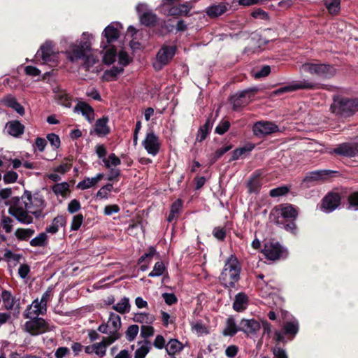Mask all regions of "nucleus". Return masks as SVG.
I'll return each mask as SVG.
<instances>
[{
    "label": "nucleus",
    "instance_id": "1",
    "mask_svg": "<svg viewBox=\"0 0 358 358\" xmlns=\"http://www.w3.org/2000/svg\"><path fill=\"white\" fill-rule=\"evenodd\" d=\"M92 34L84 32L80 40L73 41L71 37H63L60 41V45L66 59L72 62H76L78 60L84 59L83 68L88 71H94L92 67L98 62V59L92 55L88 54L91 50Z\"/></svg>",
    "mask_w": 358,
    "mask_h": 358
},
{
    "label": "nucleus",
    "instance_id": "2",
    "mask_svg": "<svg viewBox=\"0 0 358 358\" xmlns=\"http://www.w3.org/2000/svg\"><path fill=\"white\" fill-rule=\"evenodd\" d=\"M45 294L41 301H34L27 310V317L29 319L25 323V329L33 335L42 334L45 331L44 309Z\"/></svg>",
    "mask_w": 358,
    "mask_h": 358
},
{
    "label": "nucleus",
    "instance_id": "3",
    "mask_svg": "<svg viewBox=\"0 0 358 358\" xmlns=\"http://www.w3.org/2000/svg\"><path fill=\"white\" fill-rule=\"evenodd\" d=\"M32 196L31 193L26 192L22 197L13 198L12 204L9 208V213L14 216L18 221L29 224L31 222L32 218L29 215L33 212V207L31 206Z\"/></svg>",
    "mask_w": 358,
    "mask_h": 358
},
{
    "label": "nucleus",
    "instance_id": "4",
    "mask_svg": "<svg viewBox=\"0 0 358 358\" xmlns=\"http://www.w3.org/2000/svg\"><path fill=\"white\" fill-rule=\"evenodd\" d=\"M46 83H48L50 85V91L49 93H52L51 96L54 101L64 107L70 108L71 106L72 98L58 84L55 76L54 70L52 72L46 71Z\"/></svg>",
    "mask_w": 358,
    "mask_h": 358
},
{
    "label": "nucleus",
    "instance_id": "5",
    "mask_svg": "<svg viewBox=\"0 0 358 358\" xmlns=\"http://www.w3.org/2000/svg\"><path fill=\"white\" fill-rule=\"evenodd\" d=\"M241 268L237 259L231 256L225 263L220 280L226 287L233 286L239 279Z\"/></svg>",
    "mask_w": 358,
    "mask_h": 358
},
{
    "label": "nucleus",
    "instance_id": "6",
    "mask_svg": "<svg viewBox=\"0 0 358 358\" xmlns=\"http://www.w3.org/2000/svg\"><path fill=\"white\" fill-rule=\"evenodd\" d=\"M300 71L320 79L330 78L336 73V69L332 66L312 62L303 64L300 66Z\"/></svg>",
    "mask_w": 358,
    "mask_h": 358
},
{
    "label": "nucleus",
    "instance_id": "7",
    "mask_svg": "<svg viewBox=\"0 0 358 358\" xmlns=\"http://www.w3.org/2000/svg\"><path fill=\"white\" fill-rule=\"evenodd\" d=\"M331 109L334 113L341 117H350L358 111V99L334 100Z\"/></svg>",
    "mask_w": 358,
    "mask_h": 358
},
{
    "label": "nucleus",
    "instance_id": "8",
    "mask_svg": "<svg viewBox=\"0 0 358 358\" xmlns=\"http://www.w3.org/2000/svg\"><path fill=\"white\" fill-rule=\"evenodd\" d=\"M318 151L321 154L342 155L343 157H355L358 155V143H344L338 145L336 148H324L319 145Z\"/></svg>",
    "mask_w": 358,
    "mask_h": 358
},
{
    "label": "nucleus",
    "instance_id": "9",
    "mask_svg": "<svg viewBox=\"0 0 358 358\" xmlns=\"http://www.w3.org/2000/svg\"><path fill=\"white\" fill-rule=\"evenodd\" d=\"M317 88V83L309 80L303 79L293 81L290 84L280 87L273 92L274 95H280L283 93L293 92L299 90H314Z\"/></svg>",
    "mask_w": 358,
    "mask_h": 358
},
{
    "label": "nucleus",
    "instance_id": "10",
    "mask_svg": "<svg viewBox=\"0 0 358 358\" xmlns=\"http://www.w3.org/2000/svg\"><path fill=\"white\" fill-rule=\"evenodd\" d=\"M257 91L256 87H250L232 95L230 102L233 105V109L237 110L238 108L247 105L250 101L254 92Z\"/></svg>",
    "mask_w": 358,
    "mask_h": 358
},
{
    "label": "nucleus",
    "instance_id": "11",
    "mask_svg": "<svg viewBox=\"0 0 358 358\" xmlns=\"http://www.w3.org/2000/svg\"><path fill=\"white\" fill-rule=\"evenodd\" d=\"M176 52V48L173 46H162L156 55V61L153 63V67L156 71H159L164 66L172 59Z\"/></svg>",
    "mask_w": 358,
    "mask_h": 358
},
{
    "label": "nucleus",
    "instance_id": "12",
    "mask_svg": "<svg viewBox=\"0 0 358 358\" xmlns=\"http://www.w3.org/2000/svg\"><path fill=\"white\" fill-rule=\"evenodd\" d=\"M136 10L139 15L140 22L147 27L154 25L157 20V16L150 10L148 4L139 3L136 6Z\"/></svg>",
    "mask_w": 358,
    "mask_h": 358
},
{
    "label": "nucleus",
    "instance_id": "13",
    "mask_svg": "<svg viewBox=\"0 0 358 358\" xmlns=\"http://www.w3.org/2000/svg\"><path fill=\"white\" fill-rule=\"evenodd\" d=\"M121 327L120 317L114 313H110L106 324H101L98 330L103 334H119L118 331Z\"/></svg>",
    "mask_w": 358,
    "mask_h": 358
},
{
    "label": "nucleus",
    "instance_id": "14",
    "mask_svg": "<svg viewBox=\"0 0 358 358\" xmlns=\"http://www.w3.org/2000/svg\"><path fill=\"white\" fill-rule=\"evenodd\" d=\"M279 130L278 126L275 123L268 121H260L256 122L252 131L255 136H263L275 133Z\"/></svg>",
    "mask_w": 358,
    "mask_h": 358
},
{
    "label": "nucleus",
    "instance_id": "15",
    "mask_svg": "<svg viewBox=\"0 0 358 358\" xmlns=\"http://www.w3.org/2000/svg\"><path fill=\"white\" fill-rule=\"evenodd\" d=\"M263 253L265 257L271 260H276L280 258L284 250L278 242L268 241L264 245Z\"/></svg>",
    "mask_w": 358,
    "mask_h": 358
},
{
    "label": "nucleus",
    "instance_id": "16",
    "mask_svg": "<svg viewBox=\"0 0 358 358\" xmlns=\"http://www.w3.org/2000/svg\"><path fill=\"white\" fill-rule=\"evenodd\" d=\"M46 66H57L59 62L60 52L55 48L54 43L46 41Z\"/></svg>",
    "mask_w": 358,
    "mask_h": 358
},
{
    "label": "nucleus",
    "instance_id": "17",
    "mask_svg": "<svg viewBox=\"0 0 358 358\" xmlns=\"http://www.w3.org/2000/svg\"><path fill=\"white\" fill-rule=\"evenodd\" d=\"M122 28V24L119 22H113L108 24L102 32L106 43L109 44L117 40L120 36V29Z\"/></svg>",
    "mask_w": 358,
    "mask_h": 358
},
{
    "label": "nucleus",
    "instance_id": "18",
    "mask_svg": "<svg viewBox=\"0 0 358 358\" xmlns=\"http://www.w3.org/2000/svg\"><path fill=\"white\" fill-rule=\"evenodd\" d=\"M143 145L148 153L153 156L157 154L160 146L159 138L153 132L147 134Z\"/></svg>",
    "mask_w": 358,
    "mask_h": 358
},
{
    "label": "nucleus",
    "instance_id": "19",
    "mask_svg": "<svg viewBox=\"0 0 358 358\" xmlns=\"http://www.w3.org/2000/svg\"><path fill=\"white\" fill-rule=\"evenodd\" d=\"M239 330L247 334H255L260 329V324L255 320L243 319L238 324Z\"/></svg>",
    "mask_w": 358,
    "mask_h": 358
},
{
    "label": "nucleus",
    "instance_id": "20",
    "mask_svg": "<svg viewBox=\"0 0 358 358\" xmlns=\"http://www.w3.org/2000/svg\"><path fill=\"white\" fill-rule=\"evenodd\" d=\"M341 197L337 193L327 195L322 202V207L328 212L335 210L340 204Z\"/></svg>",
    "mask_w": 358,
    "mask_h": 358
},
{
    "label": "nucleus",
    "instance_id": "21",
    "mask_svg": "<svg viewBox=\"0 0 358 358\" xmlns=\"http://www.w3.org/2000/svg\"><path fill=\"white\" fill-rule=\"evenodd\" d=\"M74 112L80 113L85 119L91 122L94 118V112L92 106L83 101H78L74 108Z\"/></svg>",
    "mask_w": 358,
    "mask_h": 358
},
{
    "label": "nucleus",
    "instance_id": "22",
    "mask_svg": "<svg viewBox=\"0 0 358 358\" xmlns=\"http://www.w3.org/2000/svg\"><path fill=\"white\" fill-rule=\"evenodd\" d=\"M280 215L286 220H294L297 216L296 210L291 205L284 204L274 210V213Z\"/></svg>",
    "mask_w": 358,
    "mask_h": 358
},
{
    "label": "nucleus",
    "instance_id": "23",
    "mask_svg": "<svg viewBox=\"0 0 358 358\" xmlns=\"http://www.w3.org/2000/svg\"><path fill=\"white\" fill-rule=\"evenodd\" d=\"M6 129L9 135L19 138L24 131V126L18 120H13L6 123Z\"/></svg>",
    "mask_w": 358,
    "mask_h": 358
},
{
    "label": "nucleus",
    "instance_id": "24",
    "mask_svg": "<svg viewBox=\"0 0 358 358\" xmlns=\"http://www.w3.org/2000/svg\"><path fill=\"white\" fill-rule=\"evenodd\" d=\"M192 9L190 3H185L178 6H173L169 8L167 15L169 16H187Z\"/></svg>",
    "mask_w": 358,
    "mask_h": 358
},
{
    "label": "nucleus",
    "instance_id": "25",
    "mask_svg": "<svg viewBox=\"0 0 358 358\" xmlns=\"http://www.w3.org/2000/svg\"><path fill=\"white\" fill-rule=\"evenodd\" d=\"M227 10V6L222 2L211 5L206 8V14L211 18H215L224 14Z\"/></svg>",
    "mask_w": 358,
    "mask_h": 358
},
{
    "label": "nucleus",
    "instance_id": "26",
    "mask_svg": "<svg viewBox=\"0 0 358 358\" xmlns=\"http://www.w3.org/2000/svg\"><path fill=\"white\" fill-rule=\"evenodd\" d=\"M103 173H99L93 178H86L77 185V188L84 190L95 186L100 180L103 178Z\"/></svg>",
    "mask_w": 358,
    "mask_h": 358
},
{
    "label": "nucleus",
    "instance_id": "27",
    "mask_svg": "<svg viewBox=\"0 0 358 358\" xmlns=\"http://www.w3.org/2000/svg\"><path fill=\"white\" fill-rule=\"evenodd\" d=\"M108 118L107 117H103L101 119L96 120L95 124L94 130L99 136H105L110 131V129L108 126Z\"/></svg>",
    "mask_w": 358,
    "mask_h": 358
},
{
    "label": "nucleus",
    "instance_id": "28",
    "mask_svg": "<svg viewBox=\"0 0 358 358\" xmlns=\"http://www.w3.org/2000/svg\"><path fill=\"white\" fill-rule=\"evenodd\" d=\"M213 121L210 117L206 120L205 124L199 128L196 136L197 141L201 142L207 137L213 127Z\"/></svg>",
    "mask_w": 358,
    "mask_h": 358
},
{
    "label": "nucleus",
    "instance_id": "29",
    "mask_svg": "<svg viewBox=\"0 0 358 358\" xmlns=\"http://www.w3.org/2000/svg\"><path fill=\"white\" fill-rule=\"evenodd\" d=\"M124 71L123 66H113L110 69L106 70L103 75V78L106 81H113L117 79V76Z\"/></svg>",
    "mask_w": 358,
    "mask_h": 358
},
{
    "label": "nucleus",
    "instance_id": "30",
    "mask_svg": "<svg viewBox=\"0 0 358 358\" xmlns=\"http://www.w3.org/2000/svg\"><path fill=\"white\" fill-rule=\"evenodd\" d=\"M248 305V297L243 293H239L236 296L235 301L233 303V308L236 311H242L245 310Z\"/></svg>",
    "mask_w": 358,
    "mask_h": 358
},
{
    "label": "nucleus",
    "instance_id": "31",
    "mask_svg": "<svg viewBox=\"0 0 358 358\" xmlns=\"http://www.w3.org/2000/svg\"><path fill=\"white\" fill-rule=\"evenodd\" d=\"M130 308L129 299L127 297H123L119 302L112 306L114 310L120 314L129 313Z\"/></svg>",
    "mask_w": 358,
    "mask_h": 358
},
{
    "label": "nucleus",
    "instance_id": "32",
    "mask_svg": "<svg viewBox=\"0 0 358 358\" xmlns=\"http://www.w3.org/2000/svg\"><path fill=\"white\" fill-rule=\"evenodd\" d=\"M65 224V219L62 216L56 217L51 225L46 229V232L55 234L59 228L63 227Z\"/></svg>",
    "mask_w": 358,
    "mask_h": 358
},
{
    "label": "nucleus",
    "instance_id": "33",
    "mask_svg": "<svg viewBox=\"0 0 358 358\" xmlns=\"http://www.w3.org/2000/svg\"><path fill=\"white\" fill-rule=\"evenodd\" d=\"M182 349V345L176 339H171L166 345L169 355H175Z\"/></svg>",
    "mask_w": 358,
    "mask_h": 358
},
{
    "label": "nucleus",
    "instance_id": "34",
    "mask_svg": "<svg viewBox=\"0 0 358 358\" xmlns=\"http://www.w3.org/2000/svg\"><path fill=\"white\" fill-rule=\"evenodd\" d=\"M69 169V167L66 164L60 165L55 169L54 173H50L48 178L54 182L59 181L61 180V176L64 175Z\"/></svg>",
    "mask_w": 358,
    "mask_h": 358
},
{
    "label": "nucleus",
    "instance_id": "35",
    "mask_svg": "<svg viewBox=\"0 0 358 358\" xmlns=\"http://www.w3.org/2000/svg\"><path fill=\"white\" fill-rule=\"evenodd\" d=\"M52 191L56 195H61L62 197H66L69 193V185L67 182L56 184L52 187Z\"/></svg>",
    "mask_w": 358,
    "mask_h": 358
},
{
    "label": "nucleus",
    "instance_id": "36",
    "mask_svg": "<svg viewBox=\"0 0 358 358\" xmlns=\"http://www.w3.org/2000/svg\"><path fill=\"white\" fill-rule=\"evenodd\" d=\"M32 201L31 203V206L33 207V212H30L32 214H36L38 211H41L40 208L43 206V200L41 196H39L38 194H35L31 195Z\"/></svg>",
    "mask_w": 358,
    "mask_h": 358
},
{
    "label": "nucleus",
    "instance_id": "37",
    "mask_svg": "<svg viewBox=\"0 0 358 358\" xmlns=\"http://www.w3.org/2000/svg\"><path fill=\"white\" fill-rule=\"evenodd\" d=\"M238 331V329L236 327V325L234 322V319L229 318L227 320V326L223 331V334L224 336H233Z\"/></svg>",
    "mask_w": 358,
    "mask_h": 358
},
{
    "label": "nucleus",
    "instance_id": "38",
    "mask_svg": "<svg viewBox=\"0 0 358 358\" xmlns=\"http://www.w3.org/2000/svg\"><path fill=\"white\" fill-rule=\"evenodd\" d=\"M181 207H182V203H181L180 200H177L172 204L171 208V212L167 218V220L169 222H172L177 217Z\"/></svg>",
    "mask_w": 358,
    "mask_h": 358
},
{
    "label": "nucleus",
    "instance_id": "39",
    "mask_svg": "<svg viewBox=\"0 0 358 358\" xmlns=\"http://www.w3.org/2000/svg\"><path fill=\"white\" fill-rule=\"evenodd\" d=\"M116 50L113 48H108L103 56V61L106 64L113 63L116 58Z\"/></svg>",
    "mask_w": 358,
    "mask_h": 358
},
{
    "label": "nucleus",
    "instance_id": "40",
    "mask_svg": "<svg viewBox=\"0 0 358 358\" xmlns=\"http://www.w3.org/2000/svg\"><path fill=\"white\" fill-rule=\"evenodd\" d=\"M254 148V145L249 144L241 148H236L232 151L231 157H241L248 155Z\"/></svg>",
    "mask_w": 358,
    "mask_h": 358
},
{
    "label": "nucleus",
    "instance_id": "41",
    "mask_svg": "<svg viewBox=\"0 0 358 358\" xmlns=\"http://www.w3.org/2000/svg\"><path fill=\"white\" fill-rule=\"evenodd\" d=\"M326 6L329 13L331 14L337 13L340 10V0H327L326 1Z\"/></svg>",
    "mask_w": 358,
    "mask_h": 358
},
{
    "label": "nucleus",
    "instance_id": "42",
    "mask_svg": "<svg viewBox=\"0 0 358 358\" xmlns=\"http://www.w3.org/2000/svg\"><path fill=\"white\" fill-rule=\"evenodd\" d=\"M262 183L257 176H254L248 181V187L250 192H257Z\"/></svg>",
    "mask_w": 358,
    "mask_h": 358
},
{
    "label": "nucleus",
    "instance_id": "43",
    "mask_svg": "<svg viewBox=\"0 0 358 358\" xmlns=\"http://www.w3.org/2000/svg\"><path fill=\"white\" fill-rule=\"evenodd\" d=\"M289 191V187L287 186H281L277 188L271 189L269 192V195L271 197H278L284 196L287 194Z\"/></svg>",
    "mask_w": 358,
    "mask_h": 358
},
{
    "label": "nucleus",
    "instance_id": "44",
    "mask_svg": "<svg viewBox=\"0 0 358 358\" xmlns=\"http://www.w3.org/2000/svg\"><path fill=\"white\" fill-rule=\"evenodd\" d=\"M6 101L8 106L14 109L18 114L22 115L24 113V108L14 98H9Z\"/></svg>",
    "mask_w": 358,
    "mask_h": 358
},
{
    "label": "nucleus",
    "instance_id": "45",
    "mask_svg": "<svg viewBox=\"0 0 358 358\" xmlns=\"http://www.w3.org/2000/svg\"><path fill=\"white\" fill-rule=\"evenodd\" d=\"M165 270V266L163 262H157L153 268V270L149 273L150 277L160 276L163 274Z\"/></svg>",
    "mask_w": 358,
    "mask_h": 358
},
{
    "label": "nucleus",
    "instance_id": "46",
    "mask_svg": "<svg viewBox=\"0 0 358 358\" xmlns=\"http://www.w3.org/2000/svg\"><path fill=\"white\" fill-rule=\"evenodd\" d=\"M192 331L198 336L208 334V329L206 327L199 322L192 324Z\"/></svg>",
    "mask_w": 358,
    "mask_h": 358
},
{
    "label": "nucleus",
    "instance_id": "47",
    "mask_svg": "<svg viewBox=\"0 0 358 358\" xmlns=\"http://www.w3.org/2000/svg\"><path fill=\"white\" fill-rule=\"evenodd\" d=\"M320 174L319 172L312 173L303 180L302 185H303L306 187H309L310 185L308 183L317 182L320 180Z\"/></svg>",
    "mask_w": 358,
    "mask_h": 358
},
{
    "label": "nucleus",
    "instance_id": "48",
    "mask_svg": "<svg viewBox=\"0 0 358 358\" xmlns=\"http://www.w3.org/2000/svg\"><path fill=\"white\" fill-rule=\"evenodd\" d=\"M2 299L7 309H11L14 306V300L10 292L4 291L2 292Z\"/></svg>",
    "mask_w": 358,
    "mask_h": 358
},
{
    "label": "nucleus",
    "instance_id": "49",
    "mask_svg": "<svg viewBox=\"0 0 358 358\" xmlns=\"http://www.w3.org/2000/svg\"><path fill=\"white\" fill-rule=\"evenodd\" d=\"M46 140L50 143L53 149H57L60 146L59 137L55 134H47Z\"/></svg>",
    "mask_w": 358,
    "mask_h": 358
},
{
    "label": "nucleus",
    "instance_id": "50",
    "mask_svg": "<svg viewBox=\"0 0 358 358\" xmlns=\"http://www.w3.org/2000/svg\"><path fill=\"white\" fill-rule=\"evenodd\" d=\"M286 334L295 335L298 331V324L295 322H288L284 325Z\"/></svg>",
    "mask_w": 358,
    "mask_h": 358
},
{
    "label": "nucleus",
    "instance_id": "51",
    "mask_svg": "<svg viewBox=\"0 0 358 358\" xmlns=\"http://www.w3.org/2000/svg\"><path fill=\"white\" fill-rule=\"evenodd\" d=\"M271 72V67L268 65L264 66L260 70L252 73L253 77L259 79L267 76Z\"/></svg>",
    "mask_w": 358,
    "mask_h": 358
},
{
    "label": "nucleus",
    "instance_id": "52",
    "mask_svg": "<svg viewBox=\"0 0 358 358\" xmlns=\"http://www.w3.org/2000/svg\"><path fill=\"white\" fill-rule=\"evenodd\" d=\"M0 223L1 227L6 233H9L12 231V219L9 217H2Z\"/></svg>",
    "mask_w": 358,
    "mask_h": 358
},
{
    "label": "nucleus",
    "instance_id": "53",
    "mask_svg": "<svg viewBox=\"0 0 358 358\" xmlns=\"http://www.w3.org/2000/svg\"><path fill=\"white\" fill-rule=\"evenodd\" d=\"M24 73L27 76L34 78L41 76V70L34 66H26Z\"/></svg>",
    "mask_w": 358,
    "mask_h": 358
},
{
    "label": "nucleus",
    "instance_id": "54",
    "mask_svg": "<svg viewBox=\"0 0 358 358\" xmlns=\"http://www.w3.org/2000/svg\"><path fill=\"white\" fill-rule=\"evenodd\" d=\"M109 336L107 337H103L101 343L105 345V348H107L108 345L112 344L113 342H115L116 340H117L120 337V334H108Z\"/></svg>",
    "mask_w": 358,
    "mask_h": 358
},
{
    "label": "nucleus",
    "instance_id": "55",
    "mask_svg": "<svg viewBox=\"0 0 358 358\" xmlns=\"http://www.w3.org/2000/svg\"><path fill=\"white\" fill-rule=\"evenodd\" d=\"M229 127L230 123L229 121H222L216 127L215 133L222 135L229 129Z\"/></svg>",
    "mask_w": 358,
    "mask_h": 358
},
{
    "label": "nucleus",
    "instance_id": "56",
    "mask_svg": "<svg viewBox=\"0 0 358 358\" xmlns=\"http://www.w3.org/2000/svg\"><path fill=\"white\" fill-rule=\"evenodd\" d=\"M138 330L139 329L138 325H131L129 327L126 333L127 339L130 341H133L134 338L137 336Z\"/></svg>",
    "mask_w": 358,
    "mask_h": 358
},
{
    "label": "nucleus",
    "instance_id": "57",
    "mask_svg": "<svg viewBox=\"0 0 358 358\" xmlns=\"http://www.w3.org/2000/svg\"><path fill=\"white\" fill-rule=\"evenodd\" d=\"M83 221V216L81 214L76 215L73 217L71 223V229L78 230L81 226Z\"/></svg>",
    "mask_w": 358,
    "mask_h": 358
},
{
    "label": "nucleus",
    "instance_id": "58",
    "mask_svg": "<svg viewBox=\"0 0 358 358\" xmlns=\"http://www.w3.org/2000/svg\"><path fill=\"white\" fill-rule=\"evenodd\" d=\"M15 235L20 239H26L32 235V231L29 229H18L15 231Z\"/></svg>",
    "mask_w": 358,
    "mask_h": 358
},
{
    "label": "nucleus",
    "instance_id": "59",
    "mask_svg": "<svg viewBox=\"0 0 358 358\" xmlns=\"http://www.w3.org/2000/svg\"><path fill=\"white\" fill-rule=\"evenodd\" d=\"M136 320L140 322H152L155 320V317L152 315H149L148 314H138L135 316Z\"/></svg>",
    "mask_w": 358,
    "mask_h": 358
},
{
    "label": "nucleus",
    "instance_id": "60",
    "mask_svg": "<svg viewBox=\"0 0 358 358\" xmlns=\"http://www.w3.org/2000/svg\"><path fill=\"white\" fill-rule=\"evenodd\" d=\"M30 244L32 246H43L45 244V234L41 233L37 237L33 238Z\"/></svg>",
    "mask_w": 358,
    "mask_h": 358
},
{
    "label": "nucleus",
    "instance_id": "61",
    "mask_svg": "<svg viewBox=\"0 0 358 358\" xmlns=\"http://www.w3.org/2000/svg\"><path fill=\"white\" fill-rule=\"evenodd\" d=\"M103 162L108 169H110L112 166L115 167L120 164V158H103Z\"/></svg>",
    "mask_w": 358,
    "mask_h": 358
},
{
    "label": "nucleus",
    "instance_id": "62",
    "mask_svg": "<svg viewBox=\"0 0 358 358\" xmlns=\"http://www.w3.org/2000/svg\"><path fill=\"white\" fill-rule=\"evenodd\" d=\"M148 352L149 348L143 345L136 350L134 358H144Z\"/></svg>",
    "mask_w": 358,
    "mask_h": 358
},
{
    "label": "nucleus",
    "instance_id": "63",
    "mask_svg": "<svg viewBox=\"0 0 358 358\" xmlns=\"http://www.w3.org/2000/svg\"><path fill=\"white\" fill-rule=\"evenodd\" d=\"M17 179V174L14 171H8L3 176V180L6 183L15 182Z\"/></svg>",
    "mask_w": 358,
    "mask_h": 358
},
{
    "label": "nucleus",
    "instance_id": "64",
    "mask_svg": "<svg viewBox=\"0 0 358 358\" xmlns=\"http://www.w3.org/2000/svg\"><path fill=\"white\" fill-rule=\"evenodd\" d=\"M95 352L94 353L99 357L105 356L106 352V348L105 345L101 343H94Z\"/></svg>",
    "mask_w": 358,
    "mask_h": 358
}]
</instances>
